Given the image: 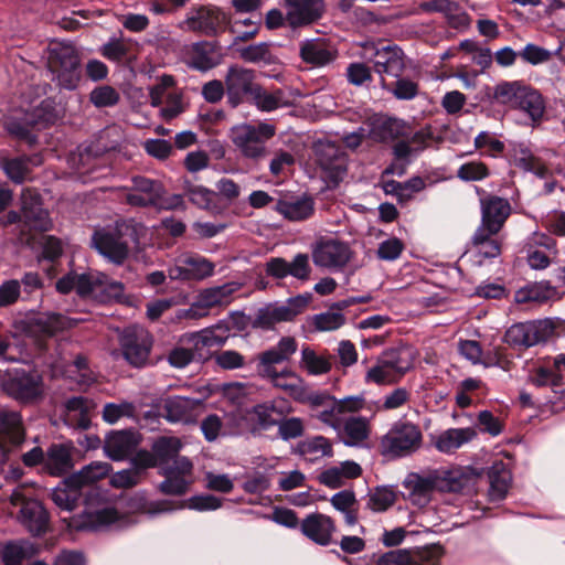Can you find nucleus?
Segmentation results:
<instances>
[{
  "mask_svg": "<svg viewBox=\"0 0 565 565\" xmlns=\"http://www.w3.org/2000/svg\"><path fill=\"white\" fill-rule=\"evenodd\" d=\"M25 438L22 419L17 412L0 411V471L9 460L12 448L23 444Z\"/></svg>",
  "mask_w": 565,
  "mask_h": 565,
  "instance_id": "nucleus-18",
  "label": "nucleus"
},
{
  "mask_svg": "<svg viewBox=\"0 0 565 565\" xmlns=\"http://www.w3.org/2000/svg\"><path fill=\"white\" fill-rule=\"evenodd\" d=\"M257 92L253 94L247 102L248 104L255 105L263 111H271L282 105L284 93L281 89H276L273 93H267L263 89L262 85L258 84Z\"/></svg>",
  "mask_w": 565,
  "mask_h": 565,
  "instance_id": "nucleus-55",
  "label": "nucleus"
},
{
  "mask_svg": "<svg viewBox=\"0 0 565 565\" xmlns=\"http://www.w3.org/2000/svg\"><path fill=\"white\" fill-rule=\"evenodd\" d=\"M396 82L388 84L385 78L381 81V87L390 93L396 99L411 100L414 99L419 93V85L406 77H396Z\"/></svg>",
  "mask_w": 565,
  "mask_h": 565,
  "instance_id": "nucleus-50",
  "label": "nucleus"
},
{
  "mask_svg": "<svg viewBox=\"0 0 565 565\" xmlns=\"http://www.w3.org/2000/svg\"><path fill=\"white\" fill-rule=\"evenodd\" d=\"M373 55L370 57V62L373 64L375 73L382 78L385 75L391 77H399L405 71V55L403 50L396 44L388 45H374Z\"/></svg>",
  "mask_w": 565,
  "mask_h": 565,
  "instance_id": "nucleus-20",
  "label": "nucleus"
},
{
  "mask_svg": "<svg viewBox=\"0 0 565 565\" xmlns=\"http://www.w3.org/2000/svg\"><path fill=\"white\" fill-rule=\"evenodd\" d=\"M131 181L132 186L127 194V203L137 207L158 209L162 196L166 195L162 182L142 175L134 177Z\"/></svg>",
  "mask_w": 565,
  "mask_h": 565,
  "instance_id": "nucleus-21",
  "label": "nucleus"
},
{
  "mask_svg": "<svg viewBox=\"0 0 565 565\" xmlns=\"http://www.w3.org/2000/svg\"><path fill=\"white\" fill-rule=\"evenodd\" d=\"M380 358L402 379L414 365V353L407 347L387 349Z\"/></svg>",
  "mask_w": 565,
  "mask_h": 565,
  "instance_id": "nucleus-45",
  "label": "nucleus"
},
{
  "mask_svg": "<svg viewBox=\"0 0 565 565\" xmlns=\"http://www.w3.org/2000/svg\"><path fill=\"white\" fill-rule=\"evenodd\" d=\"M199 404L200 401L195 398L178 395L168 396L162 401L159 414L169 423H189Z\"/></svg>",
  "mask_w": 565,
  "mask_h": 565,
  "instance_id": "nucleus-31",
  "label": "nucleus"
},
{
  "mask_svg": "<svg viewBox=\"0 0 565 565\" xmlns=\"http://www.w3.org/2000/svg\"><path fill=\"white\" fill-rule=\"evenodd\" d=\"M140 441L139 434L134 429L111 430L104 441V451L115 461L126 459Z\"/></svg>",
  "mask_w": 565,
  "mask_h": 565,
  "instance_id": "nucleus-28",
  "label": "nucleus"
},
{
  "mask_svg": "<svg viewBox=\"0 0 565 565\" xmlns=\"http://www.w3.org/2000/svg\"><path fill=\"white\" fill-rule=\"evenodd\" d=\"M342 431L344 434L343 443L345 446H358L370 436L369 420L365 417H349L342 422Z\"/></svg>",
  "mask_w": 565,
  "mask_h": 565,
  "instance_id": "nucleus-47",
  "label": "nucleus"
},
{
  "mask_svg": "<svg viewBox=\"0 0 565 565\" xmlns=\"http://www.w3.org/2000/svg\"><path fill=\"white\" fill-rule=\"evenodd\" d=\"M215 265L201 255H190L180 259V264L169 270L170 277L181 280H203L214 273Z\"/></svg>",
  "mask_w": 565,
  "mask_h": 565,
  "instance_id": "nucleus-29",
  "label": "nucleus"
},
{
  "mask_svg": "<svg viewBox=\"0 0 565 565\" xmlns=\"http://www.w3.org/2000/svg\"><path fill=\"white\" fill-rule=\"evenodd\" d=\"M292 412V405L284 397L255 404L247 412L252 424L250 430L253 434H256L278 427L280 420Z\"/></svg>",
  "mask_w": 565,
  "mask_h": 565,
  "instance_id": "nucleus-15",
  "label": "nucleus"
},
{
  "mask_svg": "<svg viewBox=\"0 0 565 565\" xmlns=\"http://www.w3.org/2000/svg\"><path fill=\"white\" fill-rule=\"evenodd\" d=\"M19 520L33 536H41L47 531L50 515L42 502L30 499L23 502Z\"/></svg>",
  "mask_w": 565,
  "mask_h": 565,
  "instance_id": "nucleus-32",
  "label": "nucleus"
},
{
  "mask_svg": "<svg viewBox=\"0 0 565 565\" xmlns=\"http://www.w3.org/2000/svg\"><path fill=\"white\" fill-rule=\"evenodd\" d=\"M297 341L292 337H282L275 347L269 348L255 358L256 371L262 379L268 377L277 369V364L288 362L297 351Z\"/></svg>",
  "mask_w": 565,
  "mask_h": 565,
  "instance_id": "nucleus-22",
  "label": "nucleus"
},
{
  "mask_svg": "<svg viewBox=\"0 0 565 565\" xmlns=\"http://www.w3.org/2000/svg\"><path fill=\"white\" fill-rule=\"evenodd\" d=\"M124 507L129 513H148L154 515L158 513L174 510L171 501H148L145 492H136L124 501Z\"/></svg>",
  "mask_w": 565,
  "mask_h": 565,
  "instance_id": "nucleus-40",
  "label": "nucleus"
},
{
  "mask_svg": "<svg viewBox=\"0 0 565 565\" xmlns=\"http://www.w3.org/2000/svg\"><path fill=\"white\" fill-rule=\"evenodd\" d=\"M224 54L216 41L193 43L189 53V67L199 72H207L222 64Z\"/></svg>",
  "mask_w": 565,
  "mask_h": 565,
  "instance_id": "nucleus-27",
  "label": "nucleus"
},
{
  "mask_svg": "<svg viewBox=\"0 0 565 565\" xmlns=\"http://www.w3.org/2000/svg\"><path fill=\"white\" fill-rule=\"evenodd\" d=\"M370 565H420L408 548H397L383 553Z\"/></svg>",
  "mask_w": 565,
  "mask_h": 565,
  "instance_id": "nucleus-58",
  "label": "nucleus"
},
{
  "mask_svg": "<svg viewBox=\"0 0 565 565\" xmlns=\"http://www.w3.org/2000/svg\"><path fill=\"white\" fill-rule=\"evenodd\" d=\"M118 342L121 355L130 366L142 369L153 364L150 359L153 337L147 329L128 326L119 333Z\"/></svg>",
  "mask_w": 565,
  "mask_h": 565,
  "instance_id": "nucleus-7",
  "label": "nucleus"
},
{
  "mask_svg": "<svg viewBox=\"0 0 565 565\" xmlns=\"http://www.w3.org/2000/svg\"><path fill=\"white\" fill-rule=\"evenodd\" d=\"M60 117L55 100L45 98L39 105L9 117L4 128L11 138L32 148L39 142L38 132L55 125Z\"/></svg>",
  "mask_w": 565,
  "mask_h": 565,
  "instance_id": "nucleus-1",
  "label": "nucleus"
},
{
  "mask_svg": "<svg viewBox=\"0 0 565 565\" xmlns=\"http://www.w3.org/2000/svg\"><path fill=\"white\" fill-rule=\"evenodd\" d=\"M239 56L245 62H250V63L264 62L265 64L273 63V54L270 52V44L267 42H260V43L252 44V45L241 49Z\"/></svg>",
  "mask_w": 565,
  "mask_h": 565,
  "instance_id": "nucleus-62",
  "label": "nucleus"
},
{
  "mask_svg": "<svg viewBox=\"0 0 565 565\" xmlns=\"http://www.w3.org/2000/svg\"><path fill=\"white\" fill-rule=\"evenodd\" d=\"M65 328V317L61 313H39L25 322V332L36 338H51Z\"/></svg>",
  "mask_w": 565,
  "mask_h": 565,
  "instance_id": "nucleus-34",
  "label": "nucleus"
},
{
  "mask_svg": "<svg viewBox=\"0 0 565 565\" xmlns=\"http://www.w3.org/2000/svg\"><path fill=\"white\" fill-rule=\"evenodd\" d=\"M554 331V324L548 319L518 322L505 331L503 341L515 350L524 351L545 343Z\"/></svg>",
  "mask_w": 565,
  "mask_h": 565,
  "instance_id": "nucleus-9",
  "label": "nucleus"
},
{
  "mask_svg": "<svg viewBox=\"0 0 565 565\" xmlns=\"http://www.w3.org/2000/svg\"><path fill=\"white\" fill-rule=\"evenodd\" d=\"M316 162L328 188L335 189L348 172V154L335 141L319 140L313 146Z\"/></svg>",
  "mask_w": 565,
  "mask_h": 565,
  "instance_id": "nucleus-8",
  "label": "nucleus"
},
{
  "mask_svg": "<svg viewBox=\"0 0 565 565\" xmlns=\"http://www.w3.org/2000/svg\"><path fill=\"white\" fill-rule=\"evenodd\" d=\"M490 483L489 497L491 501H501L505 498L511 483V471L503 461H495L488 470Z\"/></svg>",
  "mask_w": 565,
  "mask_h": 565,
  "instance_id": "nucleus-39",
  "label": "nucleus"
},
{
  "mask_svg": "<svg viewBox=\"0 0 565 565\" xmlns=\"http://www.w3.org/2000/svg\"><path fill=\"white\" fill-rule=\"evenodd\" d=\"M130 242L137 243L138 236L136 228L127 222H116L114 227L98 228L92 235V247L117 266L128 258Z\"/></svg>",
  "mask_w": 565,
  "mask_h": 565,
  "instance_id": "nucleus-3",
  "label": "nucleus"
},
{
  "mask_svg": "<svg viewBox=\"0 0 565 565\" xmlns=\"http://www.w3.org/2000/svg\"><path fill=\"white\" fill-rule=\"evenodd\" d=\"M181 341L189 347L194 361L206 362L214 358L212 350L205 343L203 337L198 332L185 333Z\"/></svg>",
  "mask_w": 565,
  "mask_h": 565,
  "instance_id": "nucleus-57",
  "label": "nucleus"
},
{
  "mask_svg": "<svg viewBox=\"0 0 565 565\" xmlns=\"http://www.w3.org/2000/svg\"><path fill=\"white\" fill-rule=\"evenodd\" d=\"M182 443L178 437L160 436L151 445V450L160 470L162 467H171L177 459H180L179 452Z\"/></svg>",
  "mask_w": 565,
  "mask_h": 565,
  "instance_id": "nucleus-42",
  "label": "nucleus"
},
{
  "mask_svg": "<svg viewBox=\"0 0 565 565\" xmlns=\"http://www.w3.org/2000/svg\"><path fill=\"white\" fill-rule=\"evenodd\" d=\"M523 83L515 82H502L494 87L493 98L502 105L510 106L514 109L518 97L522 93Z\"/></svg>",
  "mask_w": 565,
  "mask_h": 565,
  "instance_id": "nucleus-56",
  "label": "nucleus"
},
{
  "mask_svg": "<svg viewBox=\"0 0 565 565\" xmlns=\"http://www.w3.org/2000/svg\"><path fill=\"white\" fill-rule=\"evenodd\" d=\"M81 502L84 504V510L71 522V525L77 531H98L120 519L118 510L107 504L105 495L99 489H88Z\"/></svg>",
  "mask_w": 565,
  "mask_h": 565,
  "instance_id": "nucleus-4",
  "label": "nucleus"
},
{
  "mask_svg": "<svg viewBox=\"0 0 565 565\" xmlns=\"http://www.w3.org/2000/svg\"><path fill=\"white\" fill-rule=\"evenodd\" d=\"M423 444L420 428L411 423L398 420L380 440V454L390 459L409 456Z\"/></svg>",
  "mask_w": 565,
  "mask_h": 565,
  "instance_id": "nucleus-6",
  "label": "nucleus"
},
{
  "mask_svg": "<svg viewBox=\"0 0 565 565\" xmlns=\"http://www.w3.org/2000/svg\"><path fill=\"white\" fill-rule=\"evenodd\" d=\"M22 233L28 232H49L53 227V222L47 210L43 207L39 195H22Z\"/></svg>",
  "mask_w": 565,
  "mask_h": 565,
  "instance_id": "nucleus-24",
  "label": "nucleus"
},
{
  "mask_svg": "<svg viewBox=\"0 0 565 565\" xmlns=\"http://www.w3.org/2000/svg\"><path fill=\"white\" fill-rule=\"evenodd\" d=\"M275 211L292 222H301L315 213V201L309 195L284 196L277 200Z\"/></svg>",
  "mask_w": 565,
  "mask_h": 565,
  "instance_id": "nucleus-33",
  "label": "nucleus"
},
{
  "mask_svg": "<svg viewBox=\"0 0 565 565\" xmlns=\"http://www.w3.org/2000/svg\"><path fill=\"white\" fill-rule=\"evenodd\" d=\"M193 465L186 457L177 459L171 467H162L159 473L164 480L158 486L159 491L164 495H184L191 483L184 477L191 475Z\"/></svg>",
  "mask_w": 565,
  "mask_h": 565,
  "instance_id": "nucleus-23",
  "label": "nucleus"
},
{
  "mask_svg": "<svg viewBox=\"0 0 565 565\" xmlns=\"http://www.w3.org/2000/svg\"><path fill=\"white\" fill-rule=\"evenodd\" d=\"M111 469L108 462L93 461L79 471L64 478L51 493V499L62 510L73 511L79 505L82 497L88 489H97L93 484L105 478Z\"/></svg>",
  "mask_w": 565,
  "mask_h": 565,
  "instance_id": "nucleus-2",
  "label": "nucleus"
},
{
  "mask_svg": "<svg viewBox=\"0 0 565 565\" xmlns=\"http://www.w3.org/2000/svg\"><path fill=\"white\" fill-rule=\"evenodd\" d=\"M489 167L482 161H469L457 170V178L463 182L482 181L490 177Z\"/></svg>",
  "mask_w": 565,
  "mask_h": 565,
  "instance_id": "nucleus-59",
  "label": "nucleus"
},
{
  "mask_svg": "<svg viewBox=\"0 0 565 565\" xmlns=\"http://www.w3.org/2000/svg\"><path fill=\"white\" fill-rule=\"evenodd\" d=\"M230 22V17L221 8L201 4L190 10L183 24L189 31L212 38L223 33Z\"/></svg>",
  "mask_w": 565,
  "mask_h": 565,
  "instance_id": "nucleus-13",
  "label": "nucleus"
},
{
  "mask_svg": "<svg viewBox=\"0 0 565 565\" xmlns=\"http://www.w3.org/2000/svg\"><path fill=\"white\" fill-rule=\"evenodd\" d=\"M311 270L309 255L305 253H298L291 262L282 257H271L265 263L266 276L276 280L291 276L297 280L307 281L310 279Z\"/></svg>",
  "mask_w": 565,
  "mask_h": 565,
  "instance_id": "nucleus-17",
  "label": "nucleus"
},
{
  "mask_svg": "<svg viewBox=\"0 0 565 565\" xmlns=\"http://www.w3.org/2000/svg\"><path fill=\"white\" fill-rule=\"evenodd\" d=\"M480 198L481 223L478 227L489 233H499L512 213L508 199L494 194H486L484 190L477 188Z\"/></svg>",
  "mask_w": 565,
  "mask_h": 565,
  "instance_id": "nucleus-16",
  "label": "nucleus"
},
{
  "mask_svg": "<svg viewBox=\"0 0 565 565\" xmlns=\"http://www.w3.org/2000/svg\"><path fill=\"white\" fill-rule=\"evenodd\" d=\"M286 20L292 28L312 24L319 21L326 11L324 0H285Z\"/></svg>",
  "mask_w": 565,
  "mask_h": 565,
  "instance_id": "nucleus-25",
  "label": "nucleus"
},
{
  "mask_svg": "<svg viewBox=\"0 0 565 565\" xmlns=\"http://www.w3.org/2000/svg\"><path fill=\"white\" fill-rule=\"evenodd\" d=\"M182 189L189 201L199 209L207 211H217L220 209L217 192L203 185H196L189 179L183 180Z\"/></svg>",
  "mask_w": 565,
  "mask_h": 565,
  "instance_id": "nucleus-41",
  "label": "nucleus"
},
{
  "mask_svg": "<svg viewBox=\"0 0 565 565\" xmlns=\"http://www.w3.org/2000/svg\"><path fill=\"white\" fill-rule=\"evenodd\" d=\"M402 377L396 376V373L388 367L382 358H377L375 364L370 367L365 374L366 383H374L376 385H392L396 384Z\"/></svg>",
  "mask_w": 565,
  "mask_h": 565,
  "instance_id": "nucleus-53",
  "label": "nucleus"
},
{
  "mask_svg": "<svg viewBox=\"0 0 565 565\" xmlns=\"http://www.w3.org/2000/svg\"><path fill=\"white\" fill-rule=\"evenodd\" d=\"M331 505L344 514L348 525H355L359 521L358 500L353 490H342L334 493L330 499Z\"/></svg>",
  "mask_w": 565,
  "mask_h": 565,
  "instance_id": "nucleus-46",
  "label": "nucleus"
},
{
  "mask_svg": "<svg viewBox=\"0 0 565 565\" xmlns=\"http://www.w3.org/2000/svg\"><path fill=\"white\" fill-rule=\"evenodd\" d=\"M231 284H224L212 288L203 289L198 299L203 303V309H210L215 306H221L228 302V298L234 292Z\"/></svg>",
  "mask_w": 565,
  "mask_h": 565,
  "instance_id": "nucleus-54",
  "label": "nucleus"
},
{
  "mask_svg": "<svg viewBox=\"0 0 565 565\" xmlns=\"http://www.w3.org/2000/svg\"><path fill=\"white\" fill-rule=\"evenodd\" d=\"M297 451L301 456L317 455L315 458H309L311 461L318 459L319 457L333 456L332 444L324 436H315L310 439L299 443L297 446Z\"/></svg>",
  "mask_w": 565,
  "mask_h": 565,
  "instance_id": "nucleus-51",
  "label": "nucleus"
},
{
  "mask_svg": "<svg viewBox=\"0 0 565 565\" xmlns=\"http://www.w3.org/2000/svg\"><path fill=\"white\" fill-rule=\"evenodd\" d=\"M49 67L60 88H77L81 81V57L74 45L64 42L52 43L49 49Z\"/></svg>",
  "mask_w": 565,
  "mask_h": 565,
  "instance_id": "nucleus-5",
  "label": "nucleus"
},
{
  "mask_svg": "<svg viewBox=\"0 0 565 565\" xmlns=\"http://www.w3.org/2000/svg\"><path fill=\"white\" fill-rule=\"evenodd\" d=\"M105 280V274H75L76 287L75 290L81 297L90 295L97 296L98 288L100 287L102 280Z\"/></svg>",
  "mask_w": 565,
  "mask_h": 565,
  "instance_id": "nucleus-64",
  "label": "nucleus"
},
{
  "mask_svg": "<svg viewBox=\"0 0 565 565\" xmlns=\"http://www.w3.org/2000/svg\"><path fill=\"white\" fill-rule=\"evenodd\" d=\"M403 486L408 490L409 497L414 501H420L422 499L427 501L434 491H438L437 471L435 470L425 477L411 472L405 478Z\"/></svg>",
  "mask_w": 565,
  "mask_h": 565,
  "instance_id": "nucleus-36",
  "label": "nucleus"
},
{
  "mask_svg": "<svg viewBox=\"0 0 565 565\" xmlns=\"http://www.w3.org/2000/svg\"><path fill=\"white\" fill-rule=\"evenodd\" d=\"M301 364L310 374H326L331 370V362L323 356L317 355L316 352L305 347L301 351Z\"/></svg>",
  "mask_w": 565,
  "mask_h": 565,
  "instance_id": "nucleus-60",
  "label": "nucleus"
},
{
  "mask_svg": "<svg viewBox=\"0 0 565 565\" xmlns=\"http://www.w3.org/2000/svg\"><path fill=\"white\" fill-rule=\"evenodd\" d=\"M119 100V93L109 85L97 86L89 93V102L97 108L113 107Z\"/></svg>",
  "mask_w": 565,
  "mask_h": 565,
  "instance_id": "nucleus-61",
  "label": "nucleus"
},
{
  "mask_svg": "<svg viewBox=\"0 0 565 565\" xmlns=\"http://www.w3.org/2000/svg\"><path fill=\"white\" fill-rule=\"evenodd\" d=\"M498 233H489L488 230L478 227L471 237V245L482 258H497L502 252V242L497 237Z\"/></svg>",
  "mask_w": 565,
  "mask_h": 565,
  "instance_id": "nucleus-44",
  "label": "nucleus"
},
{
  "mask_svg": "<svg viewBox=\"0 0 565 565\" xmlns=\"http://www.w3.org/2000/svg\"><path fill=\"white\" fill-rule=\"evenodd\" d=\"M36 157L21 156L2 161V168L7 177L17 184H22L31 172L29 163Z\"/></svg>",
  "mask_w": 565,
  "mask_h": 565,
  "instance_id": "nucleus-52",
  "label": "nucleus"
},
{
  "mask_svg": "<svg viewBox=\"0 0 565 565\" xmlns=\"http://www.w3.org/2000/svg\"><path fill=\"white\" fill-rule=\"evenodd\" d=\"M545 108L542 94L532 86L524 84L514 109L524 111L534 122H539L545 114Z\"/></svg>",
  "mask_w": 565,
  "mask_h": 565,
  "instance_id": "nucleus-37",
  "label": "nucleus"
},
{
  "mask_svg": "<svg viewBox=\"0 0 565 565\" xmlns=\"http://www.w3.org/2000/svg\"><path fill=\"white\" fill-rule=\"evenodd\" d=\"M373 140L387 143L407 137L406 122L397 118H386L373 124L371 128Z\"/></svg>",
  "mask_w": 565,
  "mask_h": 565,
  "instance_id": "nucleus-43",
  "label": "nucleus"
},
{
  "mask_svg": "<svg viewBox=\"0 0 565 565\" xmlns=\"http://www.w3.org/2000/svg\"><path fill=\"white\" fill-rule=\"evenodd\" d=\"M275 134L276 128L270 124H244L232 129L231 138L244 157L258 159L266 154L265 142L273 138Z\"/></svg>",
  "mask_w": 565,
  "mask_h": 565,
  "instance_id": "nucleus-10",
  "label": "nucleus"
},
{
  "mask_svg": "<svg viewBox=\"0 0 565 565\" xmlns=\"http://www.w3.org/2000/svg\"><path fill=\"white\" fill-rule=\"evenodd\" d=\"M310 296L298 295L289 298L285 305L269 303L257 309L252 329L271 330L279 322L292 321L307 308Z\"/></svg>",
  "mask_w": 565,
  "mask_h": 565,
  "instance_id": "nucleus-11",
  "label": "nucleus"
},
{
  "mask_svg": "<svg viewBox=\"0 0 565 565\" xmlns=\"http://www.w3.org/2000/svg\"><path fill=\"white\" fill-rule=\"evenodd\" d=\"M395 500L396 497L392 490L385 487H377L374 492L369 494L366 508L374 512H383L391 508Z\"/></svg>",
  "mask_w": 565,
  "mask_h": 565,
  "instance_id": "nucleus-63",
  "label": "nucleus"
},
{
  "mask_svg": "<svg viewBox=\"0 0 565 565\" xmlns=\"http://www.w3.org/2000/svg\"><path fill=\"white\" fill-rule=\"evenodd\" d=\"M44 468L55 477L68 472L73 468L72 447L66 444H52L46 450Z\"/></svg>",
  "mask_w": 565,
  "mask_h": 565,
  "instance_id": "nucleus-35",
  "label": "nucleus"
},
{
  "mask_svg": "<svg viewBox=\"0 0 565 565\" xmlns=\"http://www.w3.org/2000/svg\"><path fill=\"white\" fill-rule=\"evenodd\" d=\"M299 56L306 64L323 67L338 57V51L332 49L324 39H311L300 43Z\"/></svg>",
  "mask_w": 565,
  "mask_h": 565,
  "instance_id": "nucleus-30",
  "label": "nucleus"
},
{
  "mask_svg": "<svg viewBox=\"0 0 565 565\" xmlns=\"http://www.w3.org/2000/svg\"><path fill=\"white\" fill-rule=\"evenodd\" d=\"M477 433L471 427L449 428L439 434L434 443L437 450L444 454H452L462 445L471 441Z\"/></svg>",
  "mask_w": 565,
  "mask_h": 565,
  "instance_id": "nucleus-38",
  "label": "nucleus"
},
{
  "mask_svg": "<svg viewBox=\"0 0 565 565\" xmlns=\"http://www.w3.org/2000/svg\"><path fill=\"white\" fill-rule=\"evenodd\" d=\"M335 531L334 520L323 513H310L300 522L301 534L320 546L331 544L332 535Z\"/></svg>",
  "mask_w": 565,
  "mask_h": 565,
  "instance_id": "nucleus-26",
  "label": "nucleus"
},
{
  "mask_svg": "<svg viewBox=\"0 0 565 565\" xmlns=\"http://www.w3.org/2000/svg\"><path fill=\"white\" fill-rule=\"evenodd\" d=\"M351 257L350 246L338 239H320L312 248V260L318 267L343 268Z\"/></svg>",
  "mask_w": 565,
  "mask_h": 565,
  "instance_id": "nucleus-19",
  "label": "nucleus"
},
{
  "mask_svg": "<svg viewBox=\"0 0 565 565\" xmlns=\"http://www.w3.org/2000/svg\"><path fill=\"white\" fill-rule=\"evenodd\" d=\"M554 288L548 281L527 284L515 292L518 303L544 302L552 298Z\"/></svg>",
  "mask_w": 565,
  "mask_h": 565,
  "instance_id": "nucleus-48",
  "label": "nucleus"
},
{
  "mask_svg": "<svg viewBox=\"0 0 565 565\" xmlns=\"http://www.w3.org/2000/svg\"><path fill=\"white\" fill-rule=\"evenodd\" d=\"M65 408L74 415L70 418L71 425L79 429L90 426L88 399L84 396H72L65 402Z\"/></svg>",
  "mask_w": 565,
  "mask_h": 565,
  "instance_id": "nucleus-49",
  "label": "nucleus"
},
{
  "mask_svg": "<svg viewBox=\"0 0 565 565\" xmlns=\"http://www.w3.org/2000/svg\"><path fill=\"white\" fill-rule=\"evenodd\" d=\"M43 380L38 371L13 369L2 382L4 392L20 402H32L42 394Z\"/></svg>",
  "mask_w": 565,
  "mask_h": 565,
  "instance_id": "nucleus-14",
  "label": "nucleus"
},
{
  "mask_svg": "<svg viewBox=\"0 0 565 565\" xmlns=\"http://www.w3.org/2000/svg\"><path fill=\"white\" fill-rule=\"evenodd\" d=\"M224 82L227 104L232 108L247 103L250 96L257 92L259 84L256 81V71L238 64L228 66Z\"/></svg>",
  "mask_w": 565,
  "mask_h": 565,
  "instance_id": "nucleus-12",
  "label": "nucleus"
}]
</instances>
